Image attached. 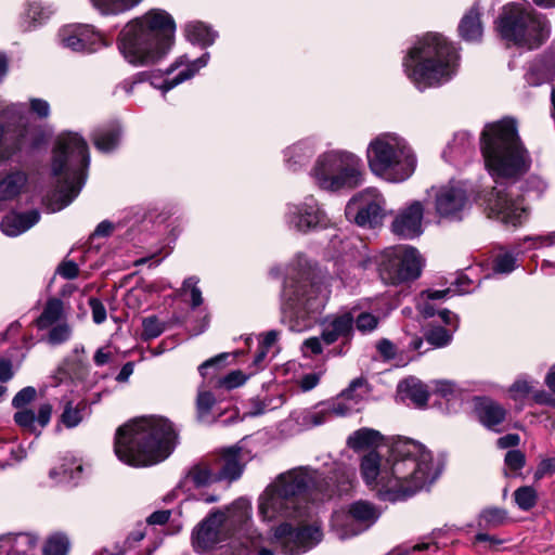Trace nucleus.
Returning <instances> with one entry per match:
<instances>
[{"instance_id": "nucleus-1", "label": "nucleus", "mask_w": 555, "mask_h": 555, "mask_svg": "<svg viewBox=\"0 0 555 555\" xmlns=\"http://www.w3.org/2000/svg\"><path fill=\"white\" fill-rule=\"evenodd\" d=\"M361 476L380 500L397 502L414 495L439 476L431 453L415 440L398 438L386 457L373 450L361 460Z\"/></svg>"}, {"instance_id": "nucleus-2", "label": "nucleus", "mask_w": 555, "mask_h": 555, "mask_svg": "<svg viewBox=\"0 0 555 555\" xmlns=\"http://www.w3.org/2000/svg\"><path fill=\"white\" fill-rule=\"evenodd\" d=\"M177 440V430L169 420L141 416L117 429L114 452L129 466L146 467L166 460L176 448Z\"/></svg>"}, {"instance_id": "nucleus-3", "label": "nucleus", "mask_w": 555, "mask_h": 555, "mask_svg": "<svg viewBox=\"0 0 555 555\" xmlns=\"http://www.w3.org/2000/svg\"><path fill=\"white\" fill-rule=\"evenodd\" d=\"M327 284L317 276L308 260L298 256L286 270L281 294V322L292 332L313 326L328 298Z\"/></svg>"}, {"instance_id": "nucleus-4", "label": "nucleus", "mask_w": 555, "mask_h": 555, "mask_svg": "<svg viewBox=\"0 0 555 555\" xmlns=\"http://www.w3.org/2000/svg\"><path fill=\"white\" fill-rule=\"evenodd\" d=\"M175 34L173 17L165 10L151 9L122 27L117 48L130 65L153 66L169 54L175 44Z\"/></svg>"}, {"instance_id": "nucleus-5", "label": "nucleus", "mask_w": 555, "mask_h": 555, "mask_svg": "<svg viewBox=\"0 0 555 555\" xmlns=\"http://www.w3.org/2000/svg\"><path fill=\"white\" fill-rule=\"evenodd\" d=\"M250 514V502L244 498L237 499L224 511L211 513L193 530L194 550L205 553L228 535H234L253 555H273L271 550L262 547V535L253 528Z\"/></svg>"}, {"instance_id": "nucleus-6", "label": "nucleus", "mask_w": 555, "mask_h": 555, "mask_svg": "<svg viewBox=\"0 0 555 555\" xmlns=\"http://www.w3.org/2000/svg\"><path fill=\"white\" fill-rule=\"evenodd\" d=\"M456 47L437 33L418 38L403 59V69L418 90L437 88L449 82L459 68Z\"/></svg>"}, {"instance_id": "nucleus-7", "label": "nucleus", "mask_w": 555, "mask_h": 555, "mask_svg": "<svg viewBox=\"0 0 555 555\" xmlns=\"http://www.w3.org/2000/svg\"><path fill=\"white\" fill-rule=\"evenodd\" d=\"M485 165L493 178L518 179L531 167V157L518 133L516 119L487 124L480 135Z\"/></svg>"}, {"instance_id": "nucleus-8", "label": "nucleus", "mask_w": 555, "mask_h": 555, "mask_svg": "<svg viewBox=\"0 0 555 555\" xmlns=\"http://www.w3.org/2000/svg\"><path fill=\"white\" fill-rule=\"evenodd\" d=\"M320 475L307 466L280 474L259 495L258 515L263 521L302 518L306 494L317 487Z\"/></svg>"}, {"instance_id": "nucleus-9", "label": "nucleus", "mask_w": 555, "mask_h": 555, "mask_svg": "<svg viewBox=\"0 0 555 555\" xmlns=\"http://www.w3.org/2000/svg\"><path fill=\"white\" fill-rule=\"evenodd\" d=\"M89 166L87 142L76 132H63L55 139L51 172L55 180L53 211L68 206L80 193Z\"/></svg>"}, {"instance_id": "nucleus-10", "label": "nucleus", "mask_w": 555, "mask_h": 555, "mask_svg": "<svg viewBox=\"0 0 555 555\" xmlns=\"http://www.w3.org/2000/svg\"><path fill=\"white\" fill-rule=\"evenodd\" d=\"M370 170L391 183L406 181L415 171L417 159L406 140L396 133H382L366 149Z\"/></svg>"}, {"instance_id": "nucleus-11", "label": "nucleus", "mask_w": 555, "mask_h": 555, "mask_svg": "<svg viewBox=\"0 0 555 555\" xmlns=\"http://www.w3.org/2000/svg\"><path fill=\"white\" fill-rule=\"evenodd\" d=\"M495 28L507 46L533 50L548 37L551 26L545 16L528 3H509L503 7Z\"/></svg>"}, {"instance_id": "nucleus-12", "label": "nucleus", "mask_w": 555, "mask_h": 555, "mask_svg": "<svg viewBox=\"0 0 555 555\" xmlns=\"http://www.w3.org/2000/svg\"><path fill=\"white\" fill-rule=\"evenodd\" d=\"M310 177L323 191L353 190L363 182V162L354 153L345 150L326 151L317 157Z\"/></svg>"}, {"instance_id": "nucleus-13", "label": "nucleus", "mask_w": 555, "mask_h": 555, "mask_svg": "<svg viewBox=\"0 0 555 555\" xmlns=\"http://www.w3.org/2000/svg\"><path fill=\"white\" fill-rule=\"evenodd\" d=\"M382 280L387 284H401L416 280L423 268L418 250L409 245L386 248L377 260Z\"/></svg>"}, {"instance_id": "nucleus-14", "label": "nucleus", "mask_w": 555, "mask_h": 555, "mask_svg": "<svg viewBox=\"0 0 555 555\" xmlns=\"http://www.w3.org/2000/svg\"><path fill=\"white\" fill-rule=\"evenodd\" d=\"M379 516L380 512L373 503L359 500L351 503L347 509L335 512L331 526L337 538L345 540L366 531Z\"/></svg>"}, {"instance_id": "nucleus-15", "label": "nucleus", "mask_w": 555, "mask_h": 555, "mask_svg": "<svg viewBox=\"0 0 555 555\" xmlns=\"http://www.w3.org/2000/svg\"><path fill=\"white\" fill-rule=\"evenodd\" d=\"M434 208L440 219L461 221L470 208L469 195L461 182L433 188Z\"/></svg>"}, {"instance_id": "nucleus-16", "label": "nucleus", "mask_w": 555, "mask_h": 555, "mask_svg": "<svg viewBox=\"0 0 555 555\" xmlns=\"http://www.w3.org/2000/svg\"><path fill=\"white\" fill-rule=\"evenodd\" d=\"M285 220L291 229L300 233L324 229L330 224L327 214L313 196H307L298 204L287 205Z\"/></svg>"}, {"instance_id": "nucleus-17", "label": "nucleus", "mask_w": 555, "mask_h": 555, "mask_svg": "<svg viewBox=\"0 0 555 555\" xmlns=\"http://www.w3.org/2000/svg\"><path fill=\"white\" fill-rule=\"evenodd\" d=\"M386 201L375 188H367L357 194L347 206V214L353 215L356 223L363 228H375L385 217Z\"/></svg>"}, {"instance_id": "nucleus-18", "label": "nucleus", "mask_w": 555, "mask_h": 555, "mask_svg": "<svg viewBox=\"0 0 555 555\" xmlns=\"http://www.w3.org/2000/svg\"><path fill=\"white\" fill-rule=\"evenodd\" d=\"M274 537L281 542L284 554L298 555L311 550L322 540V530L317 522L297 528L283 522L275 528Z\"/></svg>"}, {"instance_id": "nucleus-19", "label": "nucleus", "mask_w": 555, "mask_h": 555, "mask_svg": "<svg viewBox=\"0 0 555 555\" xmlns=\"http://www.w3.org/2000/svg\"><path fill=\"white\" fill-rule=\"evenodd\" d=\"M63 47L75 52L93 53L101 48L103 35L90 24H69L59 31Z\"/></svg>"}, {"instance_id": "nucleus-20", "label": "nucleus", "mask_w": 555, "mask_h": 555, "mask_svg": "<svg viewBox=\"0 0 555 555\" xmlns=\"http://www.w3.org/2000/svg\"><path fill=\"white\" fill-rule=\"evenodd\" d=\"M247 459L240 444L223 448L208 457L217 479L228 482H233L242 476Z\"/></svg>"}, {"instance_id": "nucleus-21", "label": "nucleus", "mask_w": 555, "mask_h": 555, "mask_svg": "<svg viewBox=\"0 0 555 555\" xmlns=\"http://www.w3.org/2000/svg\"><path fill=\"white\" fill-rule=\"evenodd\" d=\"M424 205L420 201H412L400 208L392 222L391 231L395 235L413 240L423 233Z\"/></svg>"}, {"instance_id": "nucleus-22", "label": "nucleus", "mask_w": 555, "mask_h": 555, "mask_svg": "<svg viewBox=\"0 0 555 555\" xmlns=\"http://www.w3.org/2000/svg\"><path fill=\"white\" fill-rule=\"evenodd\" d=\"M90 366L87 363V357L85 356V348L77 346L74 349L73 358L66 359L56 370L53 375L52 386L57 387L63 384L70 385L75 379L81 380L87 387H92L93 380L88 379Z\"/></svg>"}, {"instance_id": "nucleus-23", "label": "nucleus", "mask_w": 555, "mask_h": 555, "mask_svg": "<svg viewBox=\"0 0 555 555\" xmlns=\"http://www.w3.org/2000/svg\"><path fill=\"white\" fill-rule=\"evenodd\" d=\"M490 209L503 223L514 227L521 224L527 217L522 199L519 196L514 197L512 191L504 194L498 192L495 201L490 204Z\"/></svg>"}, {"instance_id": "nucleus-24", "label": "nucleus", "mask_w": 555, "mask_h": 555, "mask_svg": "<svg viewBox=\"0 0 555 555\" xmlns=\"http://www.w3.org/2000/svg\"><path fill=\"white\" fill-rule=\"evenodd\" d=\"M370 393V387L365 378L353 379L348 388L343 390L334 400L333 410L337 416H346L360 410L361 403Z\"/></svg>"}, {"instance_id": "nucleus-25", "label": "nucleus", "mask_w": 555, "mask_h": 555, "mask_svg": "<svg viewBox=\"0 0 555 555\" xmlns=\"http://www.w3.org/2000/svg\"><path fill=\"white\" fill-rule=\"evenodd\" d=\"M210 55L208 52H205L202 56L194 61H189L186 55H182L178 57L170 67L166 70L168 75L178 69L181 66H185L183 70H181L175 78L166 79L160 86H156L152 83L153 87L162 90L165 94L179 83L191 79L201 68L205 67L209 62Z\"/></svg>"}, {"instance_id": "nucleus-26", "label": "nucleus", "mask_w": 555, "mask_h": 555, "mask_svg": "<svg viewBox=\"0 0 555 555\" xmlns=\"http://www.w3.org/2000/svg\"><path fill=\"white\" fill-rule=\"evenodd\" d=\"M39 537L33 532L0 535V555H37Z\"/></svg>"}, {"instance_id": "nucleus-27", "label": "nucleus", "mask_w": 555, "mask_h": 555, "mask_svg": "<svg viewBox=\"0 0 555 555\" xmlns=\"http://www.w3.org/2000/svg\"><path fill=\"white\" fill-rule=\"evenodd\" d=\"M353 332V314L344 312L327 317L322 323V340L332 345L338 339H349Z\"/></svg>"}, {"instance_id": "nucleus-28", "label": "nucleus", "mask_w": 555, "mask_h": 555, "mask_svg": "<svg viewBox=\"0 0 555 555\" xmlns=\"http://www.w3.org/2000/svg\"><path fill=\"white\" fill-rule=\"evenodd\" d=\"M60 404L62 412L56 425L57 430H60L61 426L67 429L76 428L90 415L88 400H75L65 396Z\"/></svg>"}, {"instance_id": "nucleus-29", "label": "nucleus", "mask_w": 555, "mask_h": 555, "mask_svg": "<svg viewBox=\"0 0 555 555\" xmlns=\"http://www.w3.org/2000/svg\"><path fill=\"white\" fill-rule=\"evenodd\" d=\"M51 416L52 405L47 402L40 404L37 414L28 408L18 409L13 418L16 425L21 428L39 436L41 434V429L50 423Z\"/></svg>"}, {"instance_id": "nucleus-30", "label": "nucleus", "mask_w": 555, "mask_h": 555, "mask_svg": "<svg viewBox=\"0 0 555 555\" xmlns=\"http://www.w3.org/2000/svg\"><path fill=\"white\" fill-rule=\"evenodd\" d=\"M218 481L215 470L212 469L208 457H206L188 469L180 482V487L185 491H192L194 489L208 487Z\"/></svg>"}, {"instance_id": "nucleus-31", "label": "nucleus", "mask_w": 555, "mask_h": 555, "mask_svg": "<svg viewBox=\"0 0 555 555\" xmlns=\"http://www.w3.org/2000/svg\"><path fill=\"white\" fill-rule=\"evenodd\" d=\"M475 411L480 423L495 431H499L496 426L506 417V410L501 404L485 397L475 398Z\"/></svg>"}, {"instance_id": "nucleus-32", "label": "nucleus", "mask_w": 555, "mask_h": 555, "mask_svg": "<svg viewBox=\"0 0 555 555\" xmlns=\"http://www.w3.org/2000/svg\"><path fill=\"white\" fill-rule=\"evenodd\" d=\"M40 219L38 210L27 212H11L3 217L0 228L7 236H18L34 227Z\"/></svg>"}, {"instance_id": "nucleus-33", "label": "nucleus", "mask_w": 555, "mask_h": 555, "mask_svg": "<svg viewBox=\"0 0 555 555\" xmlns=\"http://www.w3.org/2000/svg\"><path fill=\"white\" fill-rule=\"evenodd\" d=\"M555 75V60L546 55L534 59L527 65L525 81L532 87H539L550 81Z\"/></svg>"}, {"instance_id": "nucleus-34", "label": "nucleus", "mask_w": 555, "mask_h": 555, "mask_svg": "<svg viewBox=\"0 0 555 555\" xmlns=\"http://www.w3.org/2000/svg\"><path fill=\"white\" fill-rule=\"evenodd\" d=\"M315 152L314 144L309 140L299 141L284 151L286 167L297 171L304 167Z\"/></svg>"}, {"instance_id": "nucleus-35", "label": "nucleus", "mask_w": 555, "mask_h": 555, "mask_svg": "<svg viewBox=\"0 0 555 555\" xmlns=\"http://www.w3.org/2000/svg\"><path fill=\"white\" fill-rule=\"evenodd\" d=\"M480 15L479 5L478 3H475L462 17L459 24V34L463 40L475 42L481 39L483 30L480 22Z\"/></svg>"}, {"instance_id": "nucleus-36", "label": "nucleus", "mask_w": 555, "mask_h": 555, "mask_svg": "<svg viewBox=\"0 0 555 555\" xmlns=\"http://www.w3.org/2000/svg\"><path fill=\"white\" fill-rule=\"evenodd\" d=\"M398 392L403 400H410L415 406H424L428 401L426 386L414 377L406 378L398 385Z\"/></svg>"}, {"instance_id": "nucleus-37", "label": "nucleus", "mask_w": 555, "mask_h": 555, "mask_svg": "<svg viewBox=\"0 0 555 555\" xmlns=\"http://www.w3.org/2000/svg\"><path fill=\"white\" fill-rule=\"evenodd\" d=\"M473 147L472 137L468 132H457L443 151V158L449 163H456L466 156Z\"/></svg>"}, {"instance_id": "nucleus-38", "label": "nucleus", "mask_w": 555, "mask_h": 555, "mask_svg": "<svg viewBox=\"0 0 555 555\" xmlns=\"http://www.w3.org/2000/svg\"><path fill=\"white\" fill-rule=\"evenodd\" d=\"M186 39L201 47L211 46L216 38L217 33L203 22L194 21L185 25L184 28Z\"/></svg>"}, {"instance_id": "nucleus-39", "label": "nucleus", "mask_w": 555, "mask_h": 555, "mask_svg": "<svg viewBox=\"0 0 555 555\" xmlns=\"http://www.w3.org/2000/svg\"><path fill=\"white\" fill-rule=\"evenodd\" d=\"M524 253L520 243L515 244L511 249H501L493 260V272L509 274L517 267V257Z\"/></svg>"}, {"instance_id": "nucleus-40", "label": "nucleus", "mask_w": 555, "mask_h": 555, "mask_svg": "<svg viewBox=\"0 0 555 555\" xmlns=\"http://www.w3.org/2000/svg\"><path fill=\"white\" fill-rule=\"evenodd\" d=\"M27 181L22 171H12L0 180V201L13 199L20 194Z\"/></svg>"}, {"instance_id": "nucleus-41", "label": "nucleus", "mask_w": 555, "mask_h": 555, "mask_svg": "<svg viewBox=\"0 0 555 555\" xmlns=\"http://www.w3.org/2000/svg\"><path fill=\"white\" fill-rule=\"evenodd\" d=\"M51 14L52 11L49 10V8H44L39 2L28 3L23 14V24L26 29H29L44 23Z\"/></svg>"}, {"instance_id": "nucleus-42", "label": "nucleus", "mask_w": 555, "mask_h": 555, "mask_svg": "<svg viewBox=\"0 0 555 555\" xmlns=\"http://www.w3.org/2000/svg\"><path fill=\"white\" fill-rule=\"evenodd\" d=\"M63 313V304L57 298H51L46 304V307L36 320V325L39 330H44L60 320Z\"/></svg>"}, {"instance_id": "nucleus-43", "label": "nucleus", "mask_w": 555, "mask_h": 555, "mask_svg": "<svg viewBox=\"0 0 555 555\" xmlns=\"http://www.w3.org/2000/svg\"><path fill=\"white\" fill-rule=\"evenodd\" d=\"M69 550L70 541L67 534L54 532L46 540L42 553L43 555H68Z\"/></svg>"}, {"instance_id": "nucleus-44", "label": "nucleus", "mask_w": 555, "mask_h": 555, "mask_svg": "<svg viewBox=\"0 0 555 555\" xmlns=\"http://www.w3.org/2000/svg\"><path fill=\"white\" fill-rule=\"evenodd\" d=\"M382 436L377 430L361 428L348 438V446L354 450L372 447L380 440Z\"/></svg>"}, {"instance_id": "nucleus-45", "label": "nucleus", "mask_w": 555, "mask_h": 555, "mask_svg": "<svg viewBox=\"0 0 555 555\" xmlns=\"http://www.w3.org/2000/svg\"><path fill=\"white\" fill-rule=\"evenodd\" d=\"M65 465L74 466V472L69 473V483L77 486L92 472L90 462L75 455L65 456Z\"/></svg>"}, {"instance_id": "nucleus-46", "label": "nucleus", "mask_w": 555, "mask_h": 555, "mask_svg": "<svg viewBox=\"0 0 555 555\" xmlns=\"http://www.w3.org/2000/svg\"><path fill=\"white\" fill-rule=\"evenodd\" d=\"M535 380L527 375L518 376L509 386L508 392L513 400H522L527 398L534 389Z\"/></svg>"}, {"instance_id": "nucleus-47", "label": "nucleus", "mask_w": 555, "mask_h": 555, "mask_svg": "<svg viewBox=\"0 0 555 555\" xmlns=\"http://www.w3.org/2000/svg\"><path fill=\"white\" fill-rule=\"evenodd\" d=\"M514 500L521 511H530L538 502L537 490L531 486H524L515 490Z\"/></svg>"}, {"instance_id": "nucleus-48", "label": "nucleus", "mask_w": 555, "mask_h": 555, "mask_svg": "<svg viewBox=\"0 0 555 555\" xmlns=\"http://www.w3.org/2000/svg\"><path fill=\"white\" fill-rule=\"evenodd\" d=\"M434 392L451 401L461 399L463 389L451 380H436L434 382Z\"/></svg>"}, {"instance_id": "nucleus-49", "label": "nucleus", "mask_w": 555, "mask_h": 555, "mask_svg": "<svg viewBox=\"0 0 555 555\" xmlns=\"http://www.w3.org/2000/svg\"><path fill=\"white\" fill-rule=\"evenodd\" d=\"M452 336H453V331L447 330L442 326H435V327H431L426 333V340L428 344H430L431 346H434L436 348H442V347L448 346L451 343Z\"/></svg>"}, {"instance_id": "nucleus-50", "label": "nucleus", "mask_w": 555, "mask_h": 555, "mask_svg": "<svg viewBox=\"0 0 555 555\" xmlns=\"http://www.w3.org/2000/svg\"><path fill=\"white\" fill-rule=\"evenodd\" d=\"M333 408H334V400L331 402L321 404L315 411L310 412L306 418L313 426L322 425L325 422H327L332 416H337L336 412L333 410Z\"/></svg>"}, {"instance_id": "nucleus-51", "label": "nucleus", "mask_w": 555, "mask_h": 555, "mask_svg": "<svg viewBox=\"0 0 555 555\" xmlns=\"http://www.w3.org/2000/svg\"><path fill=\"white\" fill-rule=\"evenodd\" d=\"M215 403L216 399L210 391L199 389L196 400L198 420L205 421Z\"/></svg>"}, {"instance_id": "nucleus-52", "label": "nucleus", "mask_w": 555, "mask_h": 555, "mask_svg": "<svg viewBox=\"0 0 555 555\" xmlns=\"http://www.w3.org/2000/svg\"><path fill=\"white\" fill-rule=\"evenodd\" d=\"M165 331V322L152 315L144 318L142 321V336L144 339H153L158 337Z\"/></svg>"}, {"instance_id": "nucleus-53", "label": "nucleus", "mask_w": 555, "mask_h": 555, "mask_svg": "<svg viewBox=\"0 0 555 555\" xmlns=\"http://www.w3.org/2000/svg\"><path fill=\"white\" fill-rule=\"evenodd\" d=\"M353 325L362 334H367L377 327L378 318L369 312H361L357 317L353 315Z\"/></svg>"}, {"instance_id": "nucleus-54", "label": "nucleus", "mask_w": 555, "mask_h": 555, "mask_svg": "<svg viewBox=\"0 0 555 555\" xmlns=\"http://www.w3.org/2000/svg\"><path fill=\"white\" fill-rule=\"evenodd\" d=\"M506 514L500 508L485 509L479 517V525L487 527H498L504 522Z\"/></svg>"}, {"instance_id": "nucleus-55", "label": "nucleus", "mask_w": 555, "mask_h": 555, "mask_svg": "<svg viewBox=\"0 0 555 555\" xmlns=\"http://www.w3.org/2000/svg\"><path fill=\"white\" fill-rule=\"evenodd\" d=\"M122 129L119 122L113 121L106 126V153L116 150L121 141Z\"/></svg>"}, {"instance_id": "nucleus-56", "label": "nucleus", "mask_w": 555, "mask_h": 555, "mask_svg": "<svg viewBox=\"0 0 555 555\" xmlns=\"http://www.w3.org/2000/svg\"><path fill=\"white\" fill-rule=\"evenodd\" d=\"M143 0H106V15H117L132 10Z\"/></svg>"}, {"instance_id": "nucleus-57", "label": "nucleus", "mask_w": 555, "mask_h": 555, "mask_svg": "<svg viewBox=\"0 0 555 555\" xmlns=\"http://www.w3.org/2000/svg\"><path fill=\"white\" fill-rule=\"evenodd\" d=\"M198 279L196 276H190L183 282L182 291L186 293L190 291L191 306L197 308L203 304L202 292L197 286Z\"/></svg>"}, {"instance_id": "nucleus-58", "label": "nucleus", "mask_w": 555, "mask_h": 555, "mask_svg": "<svg viewBox=\"0 0 555 555\" xmlns=\"http://www.w3.org/2000/svg\"><path fill=\"white\" fill-rule=\"evenodd\" d=\"M37 391L34 387L27 386L21 389L13 398L12 405L15 409H25L36 398Z\"/></svg>"}, {"instance_id": "nucleus-59", "label": "nucleus", "mask_w": 555, "mask_h": 555, "mask_svg": "<svg viewBox=\"0 0 555 555\" xmlns=\"http://www.w3.org/2000/svg\"><path fill=\"white\" fill-rule=\"evenodd\" d=\"M74 472V466L65 465V456L62 460V463L59 466H55L50 469L49 477L55 481L60 482H68L69 483V473Z\"/></svg>"}, {"instance_id": "nucleus-60", "label": "nucleus", "mask_w": 555, "mask_h": 555, "mask_svg": "<svg viewBox=\"0 0 555 555\" xmlns=\"http://www.w3.org/2000/svg\"><path fill=\"white\" fill-rule=\"evenodd\" d=\"M505 465L508 469L517 472L525 466L526 457L520 450H509L504 459Z\"/></svg>"}, {"instance_id": "nucleus-61", "label": "nucleus", "mask_w": 555, "mask_h": 555, "mask_svg": "<svg viewBox=\"0 0 555 555\" xmlns=\"http://www.w3.org/2000/svg\"><path fill=\"white\" fill-rule=\"evenodd\" d=\"M246 380V376L241 371H232L224 377L220 378L217 384L225 389H233L243 385Z\"/></svg>"}, {"instance_id": "nucleus-62", "label": "nucleus", "mask_w": 555, "mask_h": 555, "mask_svg": "<svg viewBox=\"0 0 555 555\" xmlns=\"http://www.w3.org/2000/svg\"><path fill=\"white\" fill-rule=\"evenodd\" d=\"M29 111L40 119H46L50 116L51 108L48 101L39 98H31L29 100Z\"/></svg>"}, {"instance_id": "nucleus-63", "label": "nucleus", "mask_w": 555, "mask_h": 555, "mask_svg": "<svg viewBox=\"0 0 555 555\" xmlns=\"http://www.w3.org/2000/svg\"><path fill=\"white\" fill-rule=\"evenodd\" d=\"M322 336L321 337H310L306 339L301 345V352L305 357L312 358L314 356L321 354L323 351L322 347Z\"/></svg>"}, {"instance_id": "nucleus-64", "label": "nucleus", "mask_w": 555, "mask_h": 555, "mask_svg": "<svg viewBox=\"0 0 555 555\" xmlns=\"http://www.w3.org/2000/svg\"><path fill=\"white\" fill-rule=\"evenodd\" d=\"M147 525L143 522H139L135 528L129 532L127 538L124 540V544L128 545L131 550L135 546L137 543L143 540L146 534Z\"/></svg>"}]
</instances>
